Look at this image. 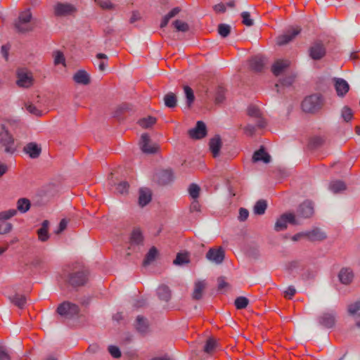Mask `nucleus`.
<instances>
[{
  "label": "nucleus",
  "mask_w": 360,
  "mask_h": 360,
  "mask_svg": "<svg viewBox=\"0 0 360 360\" xmlns=\"http://www.w3.org/2000/svg\"><path fill=\"white\" fill-rule=\"evenodd\" d=\"M323 105V96L320 94H315L304 99L302 103V108L304 112L314 113L320 110Z\"/></svg>",
  "instance_id": "nucleus-1"
},
{
  "label": "nucleus",
  "mask_w": 360,
  "mask_h": 360,
  "mask_svg": "<svg viewBox=\"0 0 360 360\" xmlns=\"http://www.w3.org/2000/svg\"><path fill=\"white\" fill-rule=\"evenodd\" d=\"M32 13L29 9L21 12L16 22L15 27L18 32L25 33L32 30V26L30 25Z\"/></svg>",
  "instance_id": "nucleus-2"
},
{
  "label": "nucleus",
  "mask_w": 360,
  "mask_h": 360,
  "mask_svg": "<svg viewBox=\"0 0 360 360\" xmlns=\"http://www.w3.org/2000/svg\"><path fill=\"white\" fill-rule=\"evenodd\" d=\"M53 9L54 15L57 17L72 15L77 11L75 5L67 2H57Z\"/></svg>",
  "instance_id": "nucleus-3"
},
{
  "label": "nucleus",
  "mask_w": 360,
  "mask_h": 360,
  "mask_svg": "<svg viewBox=\"0 0 360 360\" xmlns=\"http://www.w3.org/2000/svg\"><path fill=\"white\" fill-rule=\"evenodd\" d=\"M89 272L86 269L72 272L69 274L68 282L73 287L84 285L88 281Z\"/></svg>",
  "instance_id": "nucleus-4"
},
{
  "label": "nucleus",
  "mask_w": 360,
  "mask_h": 360,
  "mask_svg": "<svg viewBox=\"0 0 360 360\" xmlns=\"http://www.w3.org/2000/svg\"><path fill=\"white\" fill-rule=\"evenodd\" d=\"M17 214V210L11 209L0 212V234L9 233L12 229V224L7 221Z\"/></svg>",
  "instance_id": "nucleus-5"
},
{
  "label": "nucleus",
  "mask_w": 360,
  "mask_h": 360,
  "mask_svg": "<svg viewBox=\"0 0 360 360\" xmlns=\"http://www.w3.org/2000/svg\"><path fill=\"white\" fill-rule=\"evenodd\" d=\"M79 307L75 304L69 302H64L60 304L57 309V312L61 316L67 319H71L79 313Z\"/></svg>",
  "instance_id": "nucleus-6"
},
{
  "label": "nucleus",
  "mask_w": 360,
  "mask_h": 360,
  "mask_svg": "<svg viewBox=\"0 0 360 360\" xmlns=\"http://www.w3.org/2000/svg\"><path fill=\"white\" fill-rule=\"evenodd\" d=\"M0 147L4 148L5 152L8 153H13L15 151L14 139L4 127L0 131Z\"/></svg>",
  "instance_id": "nucleus-7"
},
{
  "label": "nucleus",
  "mask_w": 360,
  "mask_h": 360,
  "mask_svg": "<svg viewBox=\"0 0 360 360\" xmlns=\"http://www.w3.org/2000/svg\"><path fill=\"white\" fill-rule=\"evenodd\" d=\"M293 225L300 224L297 220L295 215L292 213H285L282 214L276 221L274 229L276 231L285 230L287 228L288 224Z\"/></svg>",
  "instance_id": "nucleus-8"
},
{
  "label": "nucleus",
  "mask_w": 360,
  "mask_h": 360,
  "mask_svg": "<svg viewBox=\"0 0 360 360\" xmlns=\"http://www.w3.org/2000/svg\"><path fill=\"white\" fill-rule=\"evenodd\" d=\"M33 77L31 72L26 69H19L17 71L16 83L18 86L22 88H29L33 84Z\"/></svg>",
  "instance_id": "nucleus-9"
},
{
  "label": "nucleus",
  "mask_w": 360,
  "mask_h": 360,
  "mask_svg": "<svg viewBox=\"0 0 360 360\" xmlns=\"http://www.w3.org/2000/svg\"><path fill=\"white\" fill-rule=\"evenodd\" d=\"M309 57L314 60L322 59L326 54V49L321 41H315L309 48Z\"/></svg>",
  "instance_id": "nucleus-10"
},
{
  "label": "nucleus",
  "mask_w": 360,
  "mask_h": 360,
  "mask_svg": "<svg viewBox=\"0 0 360 360\" xmlns=\"http://www.w3.org/2000/svg\"><path fill=\"white\" fill-rule=\"evenodd\" d=\"M206 258L215 264H220L225 257V251L221 247L210 248L206 253Z\"/></svg>",
  "instance_id": "nucleus-11"
},
{
  "label": "nucleus",
  "mask_w": 360,
  "mask_h": 360,
  "mask_svg": "<svg viewBox=\"0 0 360 360\" xmlns=\"http://www.w3.org/2000/svg\"><path fill=\"white\" fill-rule=\"evenodd\" d=\"M318 321L322 326L330 328L335 326L336 321V313L333 311L324 312L319 316Z\"/></svg>",
  "instance_id": "nucleus-12"
},
{
  "label": "nucleus",
  "mask_w": 360,
  "mask_h": 360,
  "mask_svg": "<svg viewBox=\"0 0 360 360\" xmlns=\"http://www.w3.org/2000/svg\"><path fill=\"white\" fill-rule=\"evenodd\" d=\"M301 31V28L299 27H293L288 30L286 33L279 36L277 38L276 43L279 46L285 45L292 40H293L296 36H297Z\"/></svg>",
  "instance_id": "nucleus-13"
},
{
  "label": "nucleus",
  "mask_w": 360,
  "mask_h": 360,
  "mask_svg": "<svg viewBox=\"0 0 360 360\" xmlns=\"http://www.w3.org/2000/svg\"><path fill=\"white\" fill-rule=\"evenodd\" d=\"M189 136L195 139H200L205 137L207 134L206 126L202 121H198L195 128L188 131Z\"/></svg>",
  "instance_id": "nucleus-14"
},
{
  "label": "nucleus",
  "mask_w": 360,
  "mask_h": 360,
  "mask_svg": "<svg viewBox=\"0 0 360 360\" xmlns=\"http://www.w3.org/2000/svg\"><path fill=\"white\" fill-rule=\"evenodd\" d=\"M248 115L252 118L256 119V124L258 127H264L266 124L264 120L261 116L259 109L255 105H250L248 108Z\"/></svg>",
  "instance_id": "nucleus-15"
},
{
  "label": "nucleus",
  "mask_w": 360,
  "mask_h": 360,
  "mask_svg": "<svg viewBox=\"0 0 360 360\" xmlns=\"http://www.w3.org/2000/svg\"><path fill=\"white\" fill-rule=\"evenodd\" d=\"M314 213V207L310 201H305L302 203L297 209V214L299 217L308 218L312 216Z\"/></svg>",
  "instance_id": "nucleus-16"
},
{
  "label": "nucleus",
  "mask_w": 360,
  "mask_h": 360,
  "mask_svg": "<svg viewBox=\"0 0 360 360\" xmlns=\"http://www.w3.org/2000/svg\"><path fill=\"white\" fill-rule=\"evenodd\" d=\"M335 88L338 96L343 97L349 91L347 82L342 78H335Z\"/></svg>",
  "instance_id": "nucleus-17"
},
{
  "label": "nucleus",
  "mask_w": 360,
  "mask_h": 360,
  "mask_svg": "<svg viewBox=\"0 0 360 360\" xmlns=\"http://www.w3.org/2000/svg\"><path fill=\"white\" fill-rule=\"evenodd\" d=\"M140 148L145 153H154L157 148L155 146L150 145V138L147 134H143L140 141Z\"/></svg>",
  "instance_id": "nucleus-18"
},
{
  "label": "nucleus",
  "mask_w": 360,
  "mask_h": 360,
  "mask_svg": "<svg viewBox=\"0 0 360 360\" xmlns=\"http://www.w3.org/2000/svg\"><path fill=\"white\" fill-rule=\"evenodd\" d=\"M207 285L206 281L199 280L195 282L192 298L195 300H199L202 297L203 291Z\"/></svg>",
  "instance_id": "nucleus-19"
},
{
  "label": "nucleus",
  "mask_w": 360,
  "mask_h": 360,
  "mask_svg": "<svg viewBox=\"0 0 360 360\" xmlns=\"http://www.w3.org/2000/svg\"><path fill=\"white\" fill-rule=\"evenodd\" d=\"M305 237L310 241H321L326 238V234L320 229L316 228L305 232Z\"/></svg>",
  "instance_id": "nucleus-20"
},
{
  "label": "nucleus",
  "mask_w": 360,
  "mask_h": 360,
  "mask_svg": "<svg viewBox=\"0 0 360 360\" xmlns=\"http://www.w3.org/2000/svg\"><path fill=\"white\" fill-rule=\"evenodd\" d=\"M139 205L141 207H144L148 205L152 199V193L150 189L147 188H141L139 190Z\"/></svg>",
  "instance_id": "nucleus-21"
},
{
  "label": "nucleus",
  "mask_w": 360,
  "mask_h": 360,
  "mask_svg": "<svg viewBox=\"0 0 360 360\" xmlns=\"http://www.w3.org/2000/svg\"><path fill=\"white\" fill-rule=\"evenodd\" d=\"M338 278L342 284L348 285L353 281V271L349 268H342L339 272Z\"/></svg>",
  "instance_id": "nucleus-22"
},
{
  "label": "nucleus",
  "mask_w": 360,
  "mask_h": 360,
  "mask_svg": "<svg viewBox=\"0 0 360 360\" xmlns=\"http://www.w3.org/2000/svg\"><path fill=\"white\" fill-rule=\"evenodd\" d=\"M266 58L260 55L252 57L250 60V67L252 70L256 72L261 71L266 63Z\"/></svg>",
  "instance_id": "nucleus-23"
},
{
  "label": "nucleus",
  "mask_w": 360,
  "mask_h": 360,
  "mask_svg": "<svg viewBox=\"0 0 360 360\" xmlns=\"http://www.w3.org/2000/svg\"><path fill=\"white\" fill-rule=\"evenodd\" d=\"M290 65V61L288 60H278L271 68V71L276 76L281 75Z\"/></svg>",
  "instance_id": "nucleus-24"
},
{
  "label": "nucleus",
  "mask_w": 360,
  "mask_h": 360,
  "mask_svg": "<svg viewBox=\"0 0 360 360\" xmlns=\"http://www.w3.org/2000/svg\"><path fill=\"white\" fill-rule=\"evenodd\" d=\"M24 151L31 158H37L39 156L41 149L37 143L32 142L25 146Z\"/></svg>",
  "instance_id": "nucleus-25"
},
{
  "label": "nucleus",
  "mask_w": 360,
  "mask_h": 360,
  "mask_svg": "<svg viewBox=\"0 0 360 360\" xmlns=\"http://www.w3.org/2000/svg\"><path fill=\"white\" fill-rule=\"evenodd\" d=\"M74 81L79 84L87 85L90 83V77L88 73L83 70L77 71L73 76Z\"/></svg>",
  "instance_id": "nucleus-26"
},
{
  "label": "nucleus",
  "mask_w": 360,
  "mask_h": 360,
  "mask_svg": "<svg viewBox=\"0 0 360 360\" xmlns=\"http://www.w3.org/2000/svg\"><path fill=\"white\" fill-rule=\"evenodd\" d=\"M252 161L254 162L262 161L264 163H269L271 161V156L265 152L263 148L255 151L252 156Z\"/></svg>",
  "instance_id": "nucleus-27"
},
{
  "label": "nucleus",
  "mask_w": 360,
  "mask_h": 360,
  "mask_svg": "<svg viewBox=\"0 0 360 360\" xmlns=\"http://www.w3.org/2000/svg\"><path fill=\"white\" fill-rule=\"evenodd\" d=\"M49 226V221L48 220H44L41 224V227L37 231L39 240L41 242H45L49 238V234L48 232Z\"/></svg>",
  "instance_id": "nucleus-28"
},
{
  "label": "nucleus",
  "mask_w": 360,
  "mask_h": 360,
  "mask_svg": "<svg viewBox=\"0 0 360 360\" xmlns=\"http://www.w3.org/2000/svg\"><path fill=\"white\" fill-rule=\"evenodd\" d=\"M135 326L139 333H145L148 330V321L145 317L139 315L136 317Z\"/></svg>",
  "instance_id": "nucleus-29"
},
{
  "label": "nucleus",
  "mask_w": 360,
  "mask_h": 360,
  "mask_svg": "<svg viewBox=\"0 0 360 360\" xmlns=\"http://www.w3.org/2000/svg\"><path fill=\"white\" fill-rule=\"evenodd\" d=\"M221 147V139L219 136H216L214 138L210 139V149L214 158L219 155Z\"/></svg>",
  "instance_id": "nucleus-30"
},
{
  "label": "nucleus",
  "mask_w": 360,
  "mask_h": 360,
  "mask_svg": "<svg viewBox=\"0 0 360 360\" xmlns=\"http://www.w3.org/2000/svg\"><path fill=\"white\" fill-rule=\"evenodd\" d=\"M158 297L165 302H168L171 298V290L165 285H161L157 290Z\"/></svg>",
  "instance_id": "nucleus-31"
},
{
  "label": "nucleus",
  "mask_w": 360,
  "mask_h": 360,
  "mask_svg": "<svg viewBox=\"0 0 360 360\" xmlns=\"http://www.w3.org/2000/svg\"><path fill=\"white\" fill-rule=\"evenodd\" d=\"M143 237L139 229H134L130 237L131 245H139L143 243Z\"/></svg>",
  "instance_id": "nucleus-32"
},
{
  "label": "nucleus",
  "mask_w": 360,
  "mask_h": 360,
  "mask_svg": "<svg viewBox=\"0 0 360 360\" xmlns=\"http://www.w3.org/2000/svg\"><path fill=\"white\" fill-rule=\"evenodd\" d=\"M218 347V343L216 340L212 338H209L205 346H204V352L207 354H211L215 352Z\"/></svg>",
  "instance_id": "nucleus-33"
},
{
  "label": "nucleus",
  "mask_w": 360,
  "mask_h": 360,
  "mask_svg": "<svg viewBox=\"0 0 360 360\" xmlns=\"http://www.w3.org/2000/svg\"><path fill=\"white\" fill-rule=\"evenodd\" d=\"M30 205V201L27 198H20L17 202V209L21 213L27 212Z\"/></svg>",
  "instance_id": "nucleus-34"
},
{
  "label": "nucleus",
  "mask_w": 360,
  "mask_h": 360,
  "mask_svg": "<svg viewBox=\"0 0 360 360\" xmlns=\"http://www.w3.org/2000/svg\"><path fill=\"white\" fill-rule=\"evenodd\" d=\"M164 102H165V105L168 108H173L176 107V102H177L176 95L172 92H169V93L167 94L164 96Z\"/></svg>",
  "instance_id": "nucleus-35"
},
{
  "label": "nucleus",
  "mask_w": 360,
  "mask_h": 360,
  "mask_svg": "<svg viewBox=\"0 0 360 360\" xmlns=\"http://www.w3.org/2000/svg\"><path fill=\"white\" fill-rule=\"evenodd\" d=\"M11 302L19 308H22L26 303V297L22 295L15 294L9 297Z\"/></svg>",
  "instance_id": "nucleus-36"
},
{
  "label": "nucleus",
  "mask_w": 360,
  "mask_h": 360,
  "mask_svg": "<svg viewBox=\"0 0 360 360\" xmlns=\"http://www.w3.org/2000/svg\"><path fill=\"white\" fill-rule=\"evenodd\" d=\"M156 118L152 116L141 118L139 120V124L143 129L150 128L156 123Z\"/></svg>",
  "instance_id": "nucleus-37"
},
{
  "label": "nucleus",
  "mask_w": 360,
  "mask_h": 360,
  "mask_svg": "<svg viewBox=\"0 0 360 360\" xmlns=\"http://www.w3.org/2000/svg\"><path fill=\"white\" fill-rule=\"evenodd\" d=\"M346 186L342 181H332L329 185V189L333 193H338L340 191L345 190Z\"/></svg>",
  "instance_id": "nucleus-38"
},
{
  "label": "nucleus",
  "mask_w": 360,
  "mask_h": 360,
  "mask_svg": "<svg viewBox=\"0 0 360 360\" xmlns=\"http://www.w3.org/2000/svg\"><path fill=\"white\" fill-rule=\"evenodd\" d=\"M184 91L186 100V105L188 108H190L195 100L193 91L188 86H184Z\"/></svg>",
  "instance_id": "nucleus-39"
},
{
  "label": "nucleus",
  "mask_w": 360,
  "mask_h": 360,
  "mask_svg": "<svg viewBox=\"0 0 360 360\" xmlns=\"http://www.w3.org/2000/svg\"><path fill=\"white\" fill-rule=\"evenodd\" d=\"M347 311L349 315L354 317H360V301L348 305Z\"/></svg>",
  "instance_id": "nucleus-40"
},
{
  "label": "nucleus",
  "mask_w": 360,
  "mask_h": 360,
  "mask_svg": "<svg viewBox=\"0 0 360 360\" xmlns=\"http://www.w3.org/2000/svg\"><path fill=\"white\" fill-rule=\"evenodd\" d=\"M25 110L31 115H34L36 117L42 116V111L37 108L34 104L30 102L25 103Z\"/></svg>",
  "instance_id": "nucleus-41"
},
{
  "label": "nucleus",
  "mask_w": 360,
  "mask_h": 360,
  "mask_svg": "<svg viewBox=\"0 0 360 360\" xmlns=\"http://www.w3.org/2000/svg\"><path fill=\"white\" fill-rule=\"evenodd\" d=\"M267 207V203L264 200H258L254 206V212L256 214L262 215L264 214Z\"/></svg>",
  "instance_id": "nucleus-42"
},
{
  "label": "nucleus",
  "mask_w": 360,
  "mask_h": 360,
  "mask_svg": "<svg viewBox=\"0 0 360 360\" xmlns=\"http://www.w3.org/2000/svg\"><path fill=\"white\" fill-rule=\"evenodd\" d=\"M158 255V250L155 247L151 248L148 254L146 256V258L143 260V265L147 266L149 265L152 262H153Z\"/></svg>",
  "instance_id": "nucleus-43"
},
{
  "label": "nucleus",
  "mask_w": 360,
  "mask_h": 360,
  "mask_svg": "<svg viewBox=\"0 0 360 360\" xmlns=\"http://www.w3.org/2000/svg\"><path fill=\"white\" fill-rule=\"evenodd\" d=\"M341 117L346 122L351 121L353 117L352 109L348 106H344L341 110Z\"/></svg>",
  "instance_id": "nucleus-44"
},
{
  "label": "nucleus",
  "mask_w": 360,
  "mask_h": 360,
  "mask_svg": "<svg viewBox=\"0 0 360 360\" xmlns=\"http://www.w3.org/2000/svg\"><path fill=\"white\" fill-rule=\"evenodd\" d=\"M189 262L188 255L187 253L177 254L176 259L174 260L175 265H183Z\"/></svg>",
  "instance_id": "nucleus-45"
},
{
  "label": "nucleus",
  "mask_w": 360,
  "mask_h": 360,
  "mask_svg": "<svg viewBox=\"0 0 360 360\" xmlns=\"http://www.w3.org/2000/svg\"><path fill=\"white\" fill-rule=\"evenodd\" d=\"M96 58L99 60L98 62V69L101 71H104L108 65V56L104 53H98L96 55Z\"/></svg>",
  "instance_id": "nucleus-46"
},
{
  "label": "nucleus",
  "mask_w": 360,
  "mask_h": 360,
  "mask_svg": "<svg viewBox=\"0 0 360 360\" xmlns=\"http://www.w3.org/2000/svg\"><path fill=\"white\" fill-rule=\"evenodd\" d=\"M172 25L178 32H187L189 29V26L188 23L180 20H176L173 22Z\"/></svg>",
  "instance_id": "nucleus-47"
},
{
  "label": "nucleus",
  "mask_w": 360,
  "mask_h": 360,
  "mask_svg": "<svg viewBox=\"0 0 360 360\" xmlns=\"http://www.w3.org/2000/svg\"><path fill=\"white\" fill-rule=\"evenodd\" d=\"M53 57L54 59V65H58L59 64H63L65 66V59L63 53L60 51H56L53 53Z\"/></svg>",
  "instance_id": "nucleus-48"
},
{
  "label": "nucleus",
  "mask_w": 360,
  "mask_h": 360,
  "mask_svg": "<svg viewBox=\"0 0 360 360\" xmlns=\"http://www.w3.org/2000/svg\"><path fill=\"white\" fill-rule=\"evenodd\" d=\"M249 300L245 297H238L235 300V306L238 309H243L247 307Z\"/></svg>",
  "instance_id": "nucleus-49"
},
{
  "label": "nucleus",
  "mask_w": 360,
  "mask_h": 360,
  "mask_svg": "<svg viewBox=\"0 0 360 360\" xmlns=\"http://www.w3.org/2000/svg\"><path fill=\"white\" fill-rule=\"evenodd\" d=\"M231 32V27L227 24H220L218 26V33L222 37H226Z\"/></svg>",
  "instance_id": "nucleus-50"
},
{
  "label": "nucleus",
  "mask_w": 360,
  "mask_h": 360,
  "mask_svg": "<svg viewBox=\"0 0 360 360\" xmlns=\"http://www.w3.org/2000/svg\"><path fill=\"white\" fill-rule=\"evenodd\" d=\"M95 2L101 8L105 10H111L115 7V6L109 0H95Z\"/></svg>",
  "instance_id": "nucleus-51"
},
{
  "label": "nucleus",
  "mask_w": 360,
  "mask_h": 360,
  "mask_svg": "<svg viewBox=\"0 0 360 360\" xmlns=\"http://www.w3.org/2000/svg\"><path fill=\"white\" fill-rule=\"evenodd\" d=\"M241 17L243 19V20H242L243 24H244L245 25L248 26V27L253 25L254 21L250 18V15L249 12L244 11V12L241 13Z\"/></svg>",
  "instance_id": "nucleus-52"
},
{
  "label": "nucleus",
  "mask_w": 360,
  "mask_h": 360,
  "mask_svg": "<svg viewBox=\"0 0 360 360\" xmlns=\"http://www.w3.org/2000/svg\"><path fill=\"white\" fill-rule=\"evenodd\" d=\"M108 349L110 355L114 358H120L122 355L120 349L117 346L110 345Z\"/></svg>",
  "instance_id": "nucleus-53"
},
{
  "label": "nucleus",
  "mask_w": 360,
  "mask_h": 360,
  "mask_svg": "<svg viewBox=\"0 0 360 360\" xmlns=\"http://www.w3.org/2000/svg\"><path fill=\"white\" fill-rule=\"evenodd\" d=\"M189 194L193 198H197L199 195L200 188L196 184H191L188 189Z\"/></svg>",
  "instance_id": "nucleus-54"
},
{
  "label": "nucleus",
  "mask_w": 360,
  "mask_h": 360,
  "mask_svg": "<svg viewBox=\"0 0 360 360\" xmlns=\"http://www.w3.org/2000/svg\"><path fill=\"white\" fill-rule=\"evenodd\" d=\"M129 188V184L126 181H122L117 184L116 187V191L119 193L124 194L127 193Z\"/></svg>",
  "instance_id": "nucleus-55"
},
{
  "label": "nucleus",
  "mask_w": 360,
  "mask_h": 360,
  "mask_svg": "<svg viewBox=\"0 0 360 360\" xmlns=\"http://www.w3.org/2000/svg\"><path fill=\"white\" fill-rule=\"evenodd\" d=\"M295 293L296 289L295 288L294 286L290 285L286 289V290H285L284 295L285 297L288 299H291L295 295Z\"/></svg>",
  "instance_id": "nucleus-56"
},
{
  "label": "nucleus",
  "mask_w": 360,
  "mask_h": 360,
  "mask_svg": "<svg viewBox=\"0 0 360 360\" xmlns=\"http://www.w3.org/2000/svg\"><path fill=\"white\" fill-rule=\"evenodd\" d=\"M249 216V212L247 209L240 208L239 210L238 219L241 221H245Z\"/></svg>",
  "instance_id": "nucleus-57"
},
{
  "label": "nucleus",
  "mask_w": 360,
  "mask_h": 360,
  "mask_svg": "<svg viewBox=\"0 0 360 360\" xmlns=\"http://www.w3.org/2000/svg\"><path fill=\"white\" fill-rule=\"evenodd\" d=\"M0 360H11L6 349L3 346H0Z\"/></svg>",
  "instance_id": "nucleus-58"
},
{
  "label": "nucleus",
  "mask_w": 360,
  "mask_h": 360,
  "mask_svg": "<svg viewBox=\"0 0 360 360\" xmlns=\"http://www.w3.org/2000/svg\"><path fill=\"white\" fill-rule=\"evenodd\" d=\"M244 132L247 136H252L255 132V127L252 124H248L245 127Z\"/></svg>",
  "instance_id": "nucleus-59"
},
{
  "label": "nucleus",
  "mask_w": 360,
  "mask_h": 360,
  "mask_svg": "<svg viewBox=\"0 0 360 360\" xmlns=\"http://www.w3.org/2000/svg\"><path fill=\"white\" fill-rule=\"evenodd\" d=\"M68 226V221L65 219H63L58 226V229L56 231V234L60 233L62 231H63Z\"/></svg>",
  "instance_id": "nucleus-60"
},
{
  "label": "nucleus",
  "mask_w": 360,
  "mask_h": 360,
  "mask_svg": "<svg viewBox=\"0 0 360 360\" xmlns=\"http://www.w3.org/2000/svg\"><path fill=\"white\" fill-rule=\"evenodd\" d=\"M141 15L139 11H134L131 13V16L129 20L130 23H134L135 22L141 20Z\"/></svg>",
  "instance_id": "nucleus-61"
},
{
  "label": "nucleus",
  "mask_w": 360,
  "mask_h": 360,
  "mask_svg": "<svg viewBox=\"0 0 360 360\" xmlns=\"http://www.w3.org/2000/svg\"><path fill=\"white\" fill-rule=\"evenodd\" d=\"M224 94L222 89H220L218 91L216 98H215V102L217 103H221L224 100Z\"/></svg>",
  "instance_id": "nucleus-62"
},
{
  "label": "nucleus",
  "mask_w": 360,
  "mask_h": 360,
  "mask_svg": "<svg viewBox=\"0 0 360 360\" xmlns=\"http://www.w3.org/2000/svg\"><path fill=\"white\" fill-rule=\"evenodd\" d=\"M181 11L180 8L175 7L172 11H170L167 15L171 19L176 16Z\"/></svg>",
  "instance_id": "nucleus-63"
},
{
  "label": "nucleus",
  "mask_w": 360,
  "mask_h": 360,
  "mask_svg": "<svg viewBox=\"0 0 360 360\" xmlns=\"http://www.w3.org/2000/svg\"><path fill=\"white\" fill-rule=\"evenodd\" d=\"M218 281V289L219 290H222L224 289L226 286H227V283L225 281V279L223 277H219L217 280Z\"/></svg>",
  "instance_id": "nucleus-64"
}]
</instances>
